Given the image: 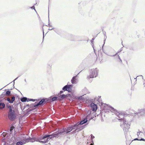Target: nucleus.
I'll return each mask as SVG.
<instances>
[{"mask_svg":"<svg viewBox=\"0 0 145 145\" xmlns=\"http://www.w3.org/2000/svg\"><path fill=\"white\" fill-rule=\"evenodd\" d=\"M123 128L124 131L125 132L128 131L129 129L130 128V125L128 123L126 120H123Z\"/></svg>","mask_w":145,"mask_h":145,"instance_id":"obj_3","label":"nucleus"},{"mask_svg":"<svg viewBox=\"0 0 145 145\" xmlns=\"http://www.w3.org/2000/svg\"><path fill=\"white\" fill-rule=\"evenodd\" d=\"M50 138H48L46 139H44V141H41V142H46L48 141V139H50Z\"/></svg>","mask_w":145,"mask_h":145,"instance_id":"obj_14","label":"nucleus"},{"mask_svg":"<svg viewBox=\"0 0 145 145\" xmlns=\"http://www.w3.org/2000/svg\"><path fill=\"white\" fill-rule=\"evenodd\" d=\"M5 106V105L4 103H2L0 102V109H2Z\"/></svg>","mask_w":145,"mask_h":145,"instance_id":"obj_11","label":"nucleus"},{"mask_svg":"<svg viewBox=\"0 0 145 145\" xmlns=\"http://www.w3.org/2000/svg\"><path fill=\"white\" fill-rule=\"evenodd\" d=\"M120 126H122V125L121 124L120 125Z\"/></svg>","mask_w":145,"mask_h":145,"instance_id":"obj_30","label":"nucleus"},{"mask_svg":"<svg viewBox=\"0 0 145 145\" xmlns=\"http://www.w3.org/2000/svg\"><path fill=\"white\" fill-rule=\"evenodd\" d=\"M139 133H139L138 132L137 133V135H138L139 134Z\"/></svg>","mask_w":145,"mask_h":145,"instance_id":"obj_27","label":"nucleus"},{"mask_svg":"<svg viewBox=\"0 0 145 145\" xmlns=\"http://www.w3.org/2000/svg\"><path fill=\"white\" fill-rule=\"evenodd\" d=\"M144 86L145 87V84H144Z\"/></svg>","mask_w":145,"mask_h":145,"instance_id":"obj_29","label":"nucleus"},{"mask_svg":"<svg viewBox=\"0 0 145 145\" xmlns=\"http://www.w3.org/2000/svg\"><path fill=\"white\" fill-rule=\"evenodd\" d=\"M139 140L145 141V140H144V138H141V139Z\"/></svg>","mask_w":145,"mask_h":145,"instance_id":"obj_24","label":"nucleus"},{"mask_svg":"<svg viewBox=\"0 0 145 145\" xmlns=\"http://www.w3.org/2000/svg\"><path fill=\"white\" fill-rule=\"evenodd\" d=\"M57 97H54L52 98V101H54L57 100Z\"/></svg>","mask_w":145,"mask_h":145,"instance_id":"obj_19","label":"nucleus"},{"mask_svg":"<svg viewBox=\"0 0 145 145\" xmlns=\"http://www.w3.org/2000/svg\"><path fill=\"white\" fill-rule=\"evenodd\" d=\"M6 133L5 132H3L2 134V135H3L4 137H5V136H6Z\"/></svg>","mask_w":145,"mask_h":145,"instance_id":"obj_20","label":"nucleus"},{"mask_svg":"<svg viewBox=\"0 0 145 145\" xmlns=\"http://www.w3.org/2000/svg\"><path fill=\"white\" fill-rule=\"evenodd\" d=\"M72 86L71 85H66L64 86L62 88V89L65 91H67L69 92H70L71 90Z\"/></svg>","mask_w":145,"mask_h":145,"instance_id":"obj_6","label":"nucleus"},{"mask_svg":"<svg viewBox=\"0 0 145 145\" xmlns=\"http://www.w3.org/2000/svg\"><path fill=\"white\" fill-rule=\"evenodd\" d=\"M97 75V71L96 68L92 69L90 70L89 75L87 77V78L90 79L96 77Z\"/></svg>","mask_w":145,"mask_h":145,"instance_id":"obj_2","label":"nucleus"},{"mask_svg":"<svg viewBox=\"0 0 145 145\" xmlns=\"http://www.w3.org/2000/svg\"><path fill=\"white\" fill-rule=\"evenodd\" d=\"M118 118V119L120 120V122L123 121V120H126L124 118V114L121 113H118L116 114Z\"/></svg>","mask_w":145,"mask_h":145,"instance_id":"obj_5","label":"nucleus"},{"mask_svg":"<svg viewBox=\"0 0 145 145\" xmlns=\"http://www.w3.org/2000/svg\"><path fill=\"white\" fill-rule=\"evenodd\" d=\"M118 57L119 60H117L118 61V62H120V63H122V61L121 60V58L120 57V56H119Z\"/></svg>","mask_w":145,"mask_h":145,"instance_id":"obj_16","label":"nucleus"},{"mask_svg":"<svg viewBox=\"0 0 145 145\" xmlns=\"http://www.w3.org/2000/svg\"><path fill=\"white\" fill-rule=\"evenodd\" d=\"M7 101H8L9 103H11V102H11V100H10V98H7Z\"/></svg>","mask_w":145,"mask_h":145,"instance_id":"obj_21","label":"nucleus"},{"mask_svg":"<svg viewBox=\"0 0 145 145\" xmlns=\"http://www.w3.org/2000/svg\"><path fill=\"white\" fill-rule=\"evenodd\" d=\"M15 100V97H12V99L11 100V102H10L11 103H12Z\"/></svg>","mask_w":145,"mask_h":145,"instance_id":"obj_17","label":"nucleus"},{"mask_svg":"<svg viewBox=\"0 0 145 145\" xmlns=\"http://www.w3.org/2000/svg\"><path fill=\"white\" fill-rule=\"evenodd\" d=\"M88 121L87 119H85L84 120L80 122V123L78 124H76L73 126H71L70 127H67L66 128H63L62 129L60 130L58 132H56L53 133L52 135H48L44 136L42 138L43 139H45L47 137L52 136L53 137H58L59 135H65L67 134L70 132L73 129H75V131H76L78 130H80L82 129L80 126L81 125L84 124L86 123Z\"/></svg>","mask_w":145,"mask_h":145,"instance_id":"obj_1","label":"nucleus"},{"mask_svg":"<svg viewBox=\"0 0 145 145\" xmlns=\"http://www.w3.org/2000/svg\"><path fill=\"white\" fill-rule=\"evenodd\" d=\"M91 137L92 139L94 138V136H93L92 135H91Z\"/></svg>","mask_w":145,"mask_h":145,"instance_id":"obj_23","label":"nucleus"},{"mask_svg":"<svg viewBox=\"0 0 145 145\" xmlns=\"http://www.w3.org/2000/svg\"><path fill=\"white\" fill-rule=\"evenodd\" d=\"M14 113V111L12 110L11 107L10 106L8 117L10 120H13L14 119L15 116Z\"/></svg>","mask_w":145,"mask_h":145,"instance_id":"obj_4","label":"nucleus"},{"mask_svg":"<svg viewBox=\"0 0 145 145\" xmlns=\"http://www.w3.org/2000/svg\"><path fill=\"white\" fill-rule=\"evenodd\" d=\"M14 126H12L10 128V131H11L14 129Z\"/></svg>","mask_w":145,"mask_h":145,"instance_id":"obj_22","label":"nucleus"},{"mask_svg":"<svg viewBox=\"0 0 145 145\" xmlns=\"http://www.w3.org/2000/svg\"><path fill=\"white\" fill-rule=\"evenodd\" d=\"M90 105L92 110L93 111H96L97 108V105L93 103H92Z\"/></svg>","mask_w":145,"mask_h":145,"instance_id":"obj_8","label":"nucleus"},{"mask_svg":"<svg viewBox=\"0 0 145 145\" xmlns=\"http://www.w3.org/2000/svg\"><path fill=\"white\" fill-rule=\"evenodd\" d=\"M63 91H60V92H59V94H61V93H63Z\"/></svg>","mask_w":145,"mask_h":145,"instance_id":"obj_25","label":"nucleus"},{"mask_svg":"<svg viewBox=\"0 0 145 145\" xmlns=\"http://www.w3.org/2000/svg\"><path fill=\"white\" fill-rule=\"evenodd\" d=\"M75 80V77H73L71 80V82L72 83H74Z\"/></svg>","mask_w":145,"mask_h":145,"instance_id":"obj_18","label":"nucleus"},{"mask_svg":"<svg viewBox=\"0 0 145 145\" xmlns=\"http://www.w3.org/2000/svg\"><path fill=\"white\" fill-rule=\"evenodd\" d=\"M27 100V98H26V97H23L22 98V99H21V101L22 102H25Z\"/></svg>","mask_w":145,"mask_h":145,"instance_id":"obj_12","label":"nucleus"},{"mask_svg":"<svg viewBox=\"0 0 145 145\" xmlns=\"http://www.w3.org/2000/svg\"><path fill=\"white\" fill-rule=\"evenodd\" d=\"M24 141H26V142H33L35 141V140L34 139H27L25 140H24Z\"/></svg>","mask_w":145,"mask_h":145,"instance_id":"obj_10","label":"nucleus"},{"mask_svg":"<svg viewBox=\"0 0 145 145\" xmlns=\"http://www.w3.org/2000/svg\"><path fill=\"white\" fill-rule=\"evenodd\" d=\"M66 95H65L64 94H63V95H60V97L62 99H63L65 98L66 97Z\"/></svg>","mask_w":145,"mask_h":145,"instance_id":"obj_15","label":"nucleus"},{"mask_svg":"<svg viewBox=\"0 0 145 145\" xmlns=\"http://www.w3.org/2000/svg\"><path fill=\"white\" fill-rule=\"evenodd\" d=\"M49 100H46L44 99H43L41 100L39 103L37 104L36 105H35L34 106H37L39 105H44L47 102H48V101H49Z\"/></svg>","mask_w":145,"mask_h":145,"instance_id":"obj_7","label":"nucleus"},{"mask_svg":"<svg viewBox=\"0 0 145 145\" xmlns=\"http://www.w3.org/2000/svg\"><path fill=\"white\" fill-rule=\"evenodd\" d=\"M10 94V91H7L6 92V95L7 96H9Z\"/></svg>","mask_w":145,"mask_h":145,"instance_id":"obj_13","label":"nucleus"},{"mask_svg":"<svg viewBox=\"0 0 145 145\" xmlns=\"http://www.w3.org/2000/svg\"><path fill=\"white\" fill-rule=\"evenodd\" d=\"M90 145H93V144H92V143H91V144Z\"/></svg>","mask_w":145,"mask_h":145,"instance_id":"obj_28","label":"nucleus"},{"mask_svg":"<svg viewBox=\"0 0 145 145\" xmlns=\"http://www.w3.org/2000/svg\"><path fill=\"white\" fill-rule=\"evenodd\" d=\"M26 143V141H24V140H23L22 142H17L16 144V145H22Z\"/></svg>","mask_w":145,"mask_h":145,"instance_id":"obj_9","label":"nucleus"},{"mask_svg":"<svg viewBox=\"0 0 145 145\" xmlns=\"http://www.w3.org/2000/svg\"><path fill=\"white\" fill-rule=\"evenodd\" d=\"M134 140H139L137 138L135 139Z\"/></svg>","mask_w":145,"mask_h":145,"instance_id":"obj_26","label":"nucleus"}]
</instances>
